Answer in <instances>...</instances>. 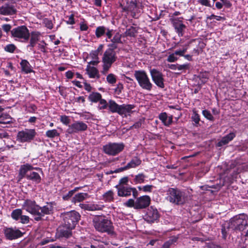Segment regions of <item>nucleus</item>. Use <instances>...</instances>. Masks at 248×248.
<instances>
[{
	"instance_id": "nucleus-49",
	"label": "nucleus",
	"mask_w": 248,
	"mask_h": 248,
	"mask_svg": "<svg viewBox=\"0 0 248 248\" xmlns=\"http://www.w3.org/2000/svg\"><path fill=\"white\" fill-rule=\"evenodd\" d=\"M177 67L178 70L186 71L189 68V64L188 63L184 64L182 65L178 64Z\"/></svg>"
},
{
	"instance_id": "nucleus-12",
	"label": "nucleus",
	"mask_w": 248,
	"mask_h": 248,
	"mask_svg": "<svg viewBox=\"0 0 248 248\" xmlns=\"http://www.w3.org/2000/svg\"><path fill=\"white\" fill-rule=\"evenodd\" d=\"M150 72L154 83L159 87L163 88L164 84L162 74L155 69H151Z\"/></svg>"
},
{
	"instance_id": "nucleus-11",
	"label": "nucleus",
	"mask_w": 248,
	"mask_h": 248,
	"mask_svg": "<svg viewBox=\"0 0 248 248\" xmlns=\"http://www.w3.org/2000/svg\"><path fill=\"white\" fill-rule=\"evenodd\" d=\"M87 124L82 121H76L68 126L66 132L73 134L86 131L87 129Z\"/></svg>"
},
{
	"instance_id": "nucleus-16",
	"label": "nucleus",
	"mask_w": 248,
	"mask_h": 248,
	"mask_svg": "<svg viewBox=\"0 0 248 248\" xmlns=\"http://www.w3.org/2000/svg\"><path fill=\"white\" fill-rule=\"evenodd\" d=\"M15 7L9 3H5L0 7V14L4 16H12L16 14Z\"/></svg>"
},
{
	"instance_id": "nucleus-64",
	"label": "nucleus",
	"mask_w": 248,
	"mask_h": 248,
	"mask_svg": "<svg viewBox=\"0 0 248 248\" xmlns=\"http://www.w3.org/2000/svg\"><path fill=\"white\" fill-rule=\"evenodd\" d=\"M142 120H140L139 121L137 122L135 124H134L132 127L136 128L140 127L142 125Z\"/></svg>"
},
{
	"instance_id": "nucleus-8",
	"label": "nucleus",
	"mask_w": 248,
	"mask_h": 248,
	"mask_svg": "<svg viewBox=\"0 0 248 248\" xmlns=\"http://www.w3.org/2000/svg\"><path fill=\"white\" fill-rule=\"evenodd\" d=\"M11 34L16 40L26 42L30 37L29 30L25 26H21L14 28L11 31Z\"/></svg>"
},
{
	"instance_id": "nucleus-2",
	"label": "nucleus",
	"mask_w": 248,
	"mask_h": 248,
	"mask_svg": "<svg viewBox=\"0 0 248 248\" xmlns=\"http://www.w3.org/2000/svg\"><path fill=\"white\" fill-rule=\"evenodd\" d=\"M166 200L176 205L184 204L187 200L185 193L177 189L170 188L167 191Z\"/></svg>"
},
{
	"instance_id": "nucleus-24",
	"label": "nucleus",
	"mask_w": 248,
	"mask_h": 248,
	"mask_svg": "<svg viewBox=\"0 0 248 248\" xmlns=\"http://www.w3.org/2000/svg\"><path fill=\"white\" fill-rule=\"evenodd\" d=\"M33 169V167L29 164H26L21 165L19 170V177L20 179H22L25 176L26 173L31 170Z\"/></svg>"
},
{
	"instance_id": "nucleus-40",
	"label": "nucleus",
	"mask_w": 248,
	"mask_h": 248,
	"mask_svg": "<svg viewBox=\"0 0 248 248\" xmlns=\"http://www.w3.org/2000/svg\"><path fill=\"white\" fill-rule=\"evenodd\" d=\"M99 104L98 106V108L99 109H105L107 108L108 107V102H107V101L104 99H101L99 100Z\"/></svg>"
},
{
	"instance_id": "nucleus-25",
	"label": "nucleus",
	"mask_w": 248,
	"mask_h": 248,
	"mask_svg": "<svg viewBox=\"0 0 248 248\" xmlns=\"http://www.w3.org/2000/svg\"><path fill=\"white\" fill-rule=\"evenodd\" d=\"M72 229H70L69 228H66L64 227V224H63V226L62 227L59 228L58 230V233H59V235L60 237H64L65 238L69 237L72 233L71 230Z\"/></svg>"
},
{
	"instance_id": "nucleus-3",
	"label": "nucleus",
	"mask_w": 248,
	"mask_h": 248,
	"mask_svg": "<svg viewBox=\"0 0 248 248\" xmlns=\"http://www.w3.org/2000/svg\"><path fill=\"white\" fill-rule=\"evenodd\" d=\"M93 225L95 230L101 232L111 233L113 226L111 221L102 217H96L93 219Z\"/></svg>"
},
{
	"instance_id": "nucleus-50",
	"label": "nucleus",
	"mask_w": 248,
	"mask_h": 248,
	"mask_svg": "<svg viewBox=\"0 0 248 248\" xmlns=\"http://www.w3.org/2000/svg\"><path fill=\"white\" fill-rule=\"evenodd\" d=\"M60 121L62 124L65 125L68 124L70 123V119L68 116L66 115L61 116L60 118Z\"/></svg>"
},
{
	"instance_id": "nucleus-61",
	"label": "nucleus",
	"mask_w": 248,
	"mask_h": 248,
	"mask_svg": "<svg viewBox=\"0 0 248 248\" xmlns=\"http://www.w3.org/2000/svg\"><path fill=\"white\" fill-rule=\"evenodd\" d=\"M74 193V190H71L68 193L63 196V199L65 200H67L70 197H71Z\"/></svg>"
},
{
	"instance_id": "nucleus-39",
	"label": "nucleus",
	"mask_w": 248,
	"mask_h": 248,
	"mask_svg": "<svg viewBox=\"0 0 248 248\" xmlns=\"http://www.w3.org/2000/svg\"><path fill=\"white\" fill-rule=\"evenodd\" d=\"M107 82L110 84H114L116 82V76L112 73L109 74L106 78Z\"/></svg>"
},
{
	"instance_id": "nucleus-45",
	"label": "nucleus",
	"mask_w": 248,
	"mask_h": 248,
	"mask_svg": "<svg viewBox=\"0 0 248 248\" xmlns=\"http://www.w3.org/2000/svg\"><path fill=\"white\" fill-rule=\"evenodd\" d=\"M203 115L208 120L213 121L214 117L210 113V112L207 110H203L202 112Z\"/></svg>"
},
{
	"instance_id": "nucleus-22",
	"label": "nucleus",
	"mask_w": 248,
	"mask_h": 248,
	"mask_svg": "<svg viewBox=\"0 0 248 248\" xmlns=\"http://www.w3.org/2000/svg\"><path fill=\"white\" fill-rule=\"evenodd\" d=\"M141 163V160L135 157L133 158L125 167L119 169L121 171L126 170L131 168H135L139 166Z\"/></svg>"
},
{
	"instance_id": "nucleus-59",
	"label": "nucleus",
	"mask_w": 248,
	"mask_h": 248,
	"mask_svg": "<svg viewBox=\"0 0 248 248\" xmlns=\"http://www.w3.org/2000/svg\"><path fill=\"white\" fill-rule=\"evenodd\" d=\"M176 240H170L169 241L166 242L164 243L163 246L161 248H169L170 246L172 244L173 242H175Z\"/></svg>"
},
{
	"instance_id": "nucleus-18",
	"label": "nucleus",
	"mask_w": 248,
	"mask_h": 248,
	"mask_svg": "<svg viewBox=\"0 0 248 248\" xmlns=\"http://www.w3.org/2000/svg\"><path fill=\"white\" fill-rule=\"evenodd\" d=\"M4 234L7 239L13 240L22 236V233L18 229L9 228L4 230Z\"/></svg>"
},
{
	"instance_id": "nucleus-32",
	"label": "nucleus",
	"mask_w": 248,
	"mask_h": 248,
	"mask_svg": "<svg viewBox=\"0 0 248 248\" xmlns=\"http://www.w3.org/2000/svg\"><path fill=\"white\" fill-rule=\"evenodd\" d=\"M103 199L106 202H111L114 199V193L111 190H109L103 195Z\"/></svg>"
},
{
	"instance_id": "nucleus-38",
	"label": "nucleus",
	"mask_w": 248,
	"mask_h": 248,
	"mask_svg": "<svg viewBox=\"0 0 248 248\" xmlns=\"http://www.w3.org/2000/svg\"><path fill=\"white\" fill-rule=\"evenodd\" d=\"M59 135L60 134L56 129L49 130L46 133V136L49 138H54L56 137L59 136Z\"/></svg>"
},
{
	"instance_id": "nucleus-57",
	"label": "nucleus",
	"mask_w": 248,
	"mask_h": 248,
	"mask_svg": "<svg viewBox=\"0 0 248 248\" xmlns=\"http://www.w3.org/2000/svg\"><path fill=\"white\" fill-rule=\"evenodd\" d=\"M20 219V222L23 224L27 223L29 221V217H28L27 216H25V215H21Z\"/></svg>"
},
{
	"instance_id": "nucleus-20",
	"label": "nucleus",
	"mask_w": 248,
	"mask_h": 248,
	"mask_svg": "<svg viewBox=\"0 0 248 248\" xmlns=\"http://www.w3.org/2000/svg\"><path fill=\"white\" fill-rule=\"evenodd\" d=\"M158 118L166 126H169L172 123L173 116H168L166 112H162L158 115Z\"/></svg>"
},
{
	"instance_id": "nucleus-14",
	"label": "nucleus",
	"mask_w": 248,
	"mask_h": 248,
	"mask_svg": "<svg viewBox=\"0 0 248 248\" xmlns=\"http://www.w3.org/2000/svg\"><path fill=\"white\" fill-rule=\"evenodd\" d=\"M159 214L156 209L151 206L148 209L144 219L149 223H153L159 218Z\"/></svg>"
},
{
	"instance_id": "nucleus-60",
	"label": "nucleus",
	"mask_w": 248,
	"mask_h": 248,
	"mask_svg": "<svg viewBox=\"0 0 248 248\" xmlns=\"http://www.w3.org/2000/svg\"><path fill=\"white\" fill-rule=\"evenodd\" d=\"M11 26L10 24H4L2 26V29L6 32H9L11 29Z\"/></svg>"
},
{
	"instance_id": "nucleus-62",
	"label": "nucleus",
	"mask_w": 248,
	"mask_h": 248,
	"mask_svg": "<svg viewBox=\"0 0 248 248\" xmlns=\"http://www.w3.org/2000/svg\"><path fill=\"white\" fill-rule=\"evenodd\" d=\"M79 206L85 210L91 211V204H86L80 203L79 204Z\"/></svg>"
},
{
	"instance_id": "nucleus-37",
	"label": "nucleus",
	"mask_w": 248,
	"mask_h": 248,
	"mask_svg": "<svg viewBox=\"0 0 248 248\" xmlns=\"http://www.w3.org/2000/svg\"><path fill=\"white\" fill-rule=\"evenodd\" d=\"M146 176L143 173H140L136 175L134 179V182L136 184H141L144 183Z\"/></svg>"
},
{
	"instance_id": "nucleus-19",
	"label": "nucleus",
	"mask_w": 248,
	"mask_h": 248,
	"mask_svg": "<svg viewBox=\"0 0 248 248\" xmlns=\"http://www.w3.org/2000/svg\"><path fill=\"white\" fill-rule=\"evenodd\" d=\"M85 71L90 78L99 79L100 77L99 71L94 67L87 65Z\"/></svg>"
},
{
	"instance_id": "nucleus-7",
	"label": "nucleus",
	"mask_w": 248,
	"mask_h": 248,
	"mask_svg": "<svg viewBox=\"0 0 248 248\" xmlns=\"http://www.w3.org/2000/svg\"><path fill=\"white\" fill-rule=\"evenodd\" d=\"M64 227L70 229L75 228L79 221L80 216L75 211L64 213L63 215Z\"/></svg>"
},
{
	"instance_id": "nucleus-46",
	"label": "nucleus",
	"mask_w": 248,
	"mask_h": 248,
	"mask_svg": "<svg viewBox=\"0 0 248 248\" xmlns=\"http://www.w3.org/2000/svg\"><path fill=\"white\" fill-rule=\"evenodd\" d=\"M187 49V47L186 46L184 47L182 49H179L175 50L174 52V54L177 56H183L184 54L186 53Z\"/></svg>"
},
{
	"instance_id": "nucleus-6",
	"label": "nucleus",
	"mask_w": 248,
	"mask_h": 248,
	"mask_svg": "<svg viewBox=\"0 0 248 248\" xmlns=\"http://www.w3.org/2000/svg\"><path fill=\"white\" fill-rule=\"evenodd\" d=\"M248 216L245 214H240L231 219L229 228L233 230L243 231L248 226Z\"/></svg>"
},
{
	"instance_id": "nucleus-30",
	"label": "nucleus",
	"mask_w": 248,
	"mask_h": 248,
	"mask_svg": "<svg viewBox=\"0 0 248 248\" xmlns=\"http://www.w3.org/2000/svg\"><path fill=\"white\" fill-rule=\"evenodd\" d=\"M108 28L105 26H99L95 30V34L97 38H100L106 34Z\"/></svg>"
},
{
	"instance_id": "nucleus-21",
	"label": "nucleus",
	"mask_w": 248,
	"mask_h": 248,
	"mask_svg": "<svg viewBox=\"0 0 248 248\" xmlns=\"http://www.w3.org/2000/svg\"><path fill=\"white\" fill-rule=\"evenodd\" d=\"M30 44L28 45V47L32 48L33 47L37 41H38L41 37V33L38 31H32L30 34Z\"/></svg>"
},
{
	"instance_id": "nucleus-42",
	"label": "nucleus",
	"mask_w": 248,
	"mask_h": 248,
	"mask_svg": "<svg viewBox=\"0 0 248 248\" xmlns=\"http://www.w3.org/2000/svg\"><path fill=\"white\" fill-rule=\"evenodd\" d=\"M154 187V186L152 185H146L143 186H139L138 188L140 190H143L145 192H151L153 188Z\"/></svg>"
},
{
	"instance_id": "nucleus-17",
	"label": "nucleus",
	"mask_w": 248,
	"mask_h": 248,
	"mask_svg": "<svg viewBox=\"0 0 248 248\" xmlns=\"http://www.w3.org/2000/svg\"><path fill=\"white\" fill-rule=\"evenodd\" d=\"M151 198L149 196H142L136 200V209H143L147 207L150 204Z\"/></svg>"
},
{
	"instance_id": "nucleus-55",
	"label": "nucleus",
	"mask_w": 248,
	"mask_h": 248,
	"mask_svg": "<svg viewBox=\"0 0 248 248\" xmlns=\"http://www.w3.org/2000/svg\"><path fill=\"white\" fill-rule=\"evenodd\" d=\"M98 50H94L92 51L90 54V57H91L93 60H98Z\"/></svg>"
},
{
	"instance_id": "nucleus-48",
	"label": "nucleus",
	"mask_w": 248,
	"mask_h": 248,
	"mask_svg": "<svg viewBox=\"0 0 248 248\" xmlns=\"http://www.w3.org/2000/svg\"><path fill=\"white\" fill-rule=\"evenodd\" d=\"M178 59V57H177L174 53L169 55L167 58V61L170 62H173L176 61Z\"/></svg>"
},
{
	"instance_id": "nucleus-63",
	"label": "nucleus",
	"mask_w": 248,
	"mask_h": 248,
	"mask_svg": "<svg viewBox=\"0 0 248 248\" xmlns=\"http://www.w3.org/2000/svg\"><path fill=\"white\" fill-rule=\"evenodd\" d=\"M67 23L71 25L74 24L75 23L74 16L72 15L69 17L67 21Z\"/></svg>"
},
{
	"instance_id": "nucleus-28",
	"label": "nucleus",
	"mask_w": 248,
	"mask_h": 248,
	"mask_svg": "<svg viewBox=\"0 0 248 248\" xmlns=\"http://www.w3.org/2000/svg\"><path fill=\"white\" fill-rule=\"evenodd\" d=\"M88 197V194L85 193H79L76 194L72 200V202L76 203L83 201Z\"/></svg>"
},
{
	"instance_id": "nucleus-56",
	"label": "nucleus",
	"mask_w": 248,
	"mask_h": 248,
	"mask_svg": "<svg viewBox=\"0 0 248 248\" xmlns=\"http://www.w3.org/2000/svg\"><path fill=\"white\" fill-rule=\"evenodd\" d=\"M46 44L44 41H42L40 43H39L38 45L39 49L43 52H45L46 51Z\"/></svg>"
},
{
	"instance_id": "nucleus-34",
	"label": "nucleus",
	"mask_w": 248,
	"mask_h": 248,
	"mask_svg": "<svg viewBox=\"0 0 248 248\" xmlns=\"http://www.w3.org/2000/svg\"><path fill=\"white\" fill-rule=\"evenodd\" d=\"M121 37L122 35L119 32L116 33L112 39H111L110 41L113 43V44L111 45V46L114 48H116V46L115 44L121 43Z\"/></svg>"
},
{
	"instance_id": "nucleus-5",
	"label": "nucleus",
	"mask_w": 248,
	"mask_h": 248,
	"mask_svg": "<svg viewBox=\"0 0 248 248\" xmlns=\"http://www.w3.org/2000/svg\"><path fill=\"white\" fill-rule=\"evenodd\" d=\"M134 76L139 86L142 89L148 91H150L152 90L153 84L145 71L141 70H136L134 72Z\"/></svg>"
},
{
	"instance_id": "nucleus-13",
	"label": "nucleus",
	"mask_w": 248,
	"mask_h": 248,
	"mask_svg": "<svg viewBox=\"0 0 248 248\" xmlns=\"http://www.w3.org/2000/svg\"><path fill=\"white\" fill-rule=\"evenodd\" d=\"M116 188L118 191V195L120 197H128L131 195V193L135 196V192L136 189L128 186H116Z\"/></svg>"
},
{
	"instance_id": "nucleus-51",
	"label": "nucleus",
	"mask_w": 248,
	"mask_h": 248,
	"mask_svg": "<svg viewBox=\"0 0 248 248\" xmlns=\"http://www.w3.org/2000/svg\"><path fill=\"white\" fill-rule=\"evenodd\" d=\"M113 33V30L112 29L110 30V29L108 28V29L106 31V34L107 37V38L106 39L107 41H108V40L111 41V39H112V36Z\"/></svg>"
},
{
	"instance_id": "nucleus-58",
	"label": "nucleus",
	"mask_w": 248,
	"mask_h": 248,
	"mask_svg": "<svg viewBox=\"0 0 248 248\" xmlns=\"http://www.w3.org/2000/svg\"><path fill=\"white\" fill-rule=\"evenodd\" d=\"M44 22L45 24V26L48 29H51L53 28V25L52 22L50 20L47 19H45L44 21Z\"/></svg>"
},
{
	"instance_id": "nucleus-47",
	"label": "nucleus",
	"mask_w": 248,
	"mask_h": 248,
	"mask_svg": "<svg viewBox=\"0 0 248 248\" xmlns=\"http://www.w3.org/2000/svg\"><path fill=\"white\" fill-rule=\"evenodd\" d=\"M9 118L8 116H4L2 113L0 112V124H6L10 122Z\"/></svg>"
},
{
	"instance_id": "nucleus-29",
	"label": "nucleus",
	"mask_w": 248,
	"mask_h": 248,
	"mask_svg": "<svg viewBox=\"0 0 248 248\" xmlns=\"http://www.w3.org/2000/svg\"><path fill=\"white\" fill-rule=\"evenodd\" d=\"M22 70L26 73H29L32 71L31 67L29 62L25 60H23L20 62Z\"/></svg>"
},
{
	"instance_id": "nucleus-31",
	"label": "nucleus",
	"mask_w": 248,
	"mask_h": 248,
	"mask_svg": "<svg viewBox=\"0 0 248 248\" xmlns=\"http://www.w3.org/2000/svg\"><path fill=\"white\" fill-rule=\"evenodd\" d=\"M26 177L28 179L32 180L37 183H39L41 180L39 174L35 172H32L30 174H27Z\"/></svg>"
},
{
	"instance_id": "nucleus-44",
	"label": "nucleus",
	"mask_w": 248,
	"mask_h": 248,
	"mask_svg": "<svg viewBox=\"0 0 248 248\" xmlns=\"http://www.w3.org/2000/svg\"><path fill=\"white\" fill-rule=\"evenodd\" d=\"M124 205L128 207H134L136 209V201H135L133 199H130L126 201Z\"/></svg>"
},
{
	"instance_id": "nucleus-52",
	"label": "nucleus",
	"mask_w": 248,
	"mask_h": 248,
	"mask_svg": "<svg viewBox=\"0 0 248 248\" xmlns=\"http://www.w3.org/2000/svg\"><path fill=\"white\" fill-rule=\"evenodd\" d=\"M103 207V205L97 204H91V211L100 210Z\"/></svg>"
},
{
	"instance_id": "nucleus-9",
	"label": "nucleus",
	"mask_w": 248,
	"mask_h": 248,
	"mask_svg": "<svg viewBox=\"0 0 248 248\" xmlns=\"http://www.w3.org/2000/svg\"><path fill=\"white\" fill-rule=\"evenodd\" d=\"M36 135L34 129H25L18 132L16 140L21 143L30 142L32 140Z\"/></svg>"
},
{
	"instance_id": "nucleus-41",
	"label": "nucleus",
	"mask_w": 248,
	"mask_h": 248,
	"mask_svg": "<svg viewBox=\"0 0 248 248\" xmlns=\"http://www.w3.org/2000/svg\"><path fill=\"white\" fill-rule=\"evenodd\" d=\"M192 120L194 123L197 124L199 123L200 119L199 115L196 112L195 110H193V114L191 117Z\"/></svg>"
},
{
	"instance_id": "nucleus-15",
	"label": "nucleus",
	"mask_w": 248,
	"mask_h": 248,
	"mask_svg": "<svg viewBox=\"0 0 248 248\" xmlns=\"http://www.w3.org/2000/svg\"><path fill=\"white\" fill-rule=\"evenodd\" d=\"M183 18H174L172 19V23L176 32L179 36H182L184 35V31L186 28L182 22Z\"/></svg>"
},
{
	"instance_id": "nucleus-54",
	"label": "nucleus",
	"mask_w": 248,
	"mask_h": 248,
	"mask_svg": "<svg viewBox=\"0 0 248 248\" xmlns=\"http://www.w3.org/2000/svg\"><path fill=\"white\" fill-rule=\"evenodd\" d=\"M198 2L202 5L211 7L209 0H198Z\"/></svg>"
},
{
	"instance_id": "nucleus-26",
	"label": "nucleus",
	"mask_w": 248,
	"mask_h": 248,
	"mask_svg": "<svg viewBox=\"0 0 248 248\" xmlns=\"http://www.w3.org/2000/svg\"><path fill=\"white\" fill-rule=\"evenodd\" d=\"M108 107L111 112L119 114L120 105L117 104L114 100H109L108 101Z\"/></svg>"
},
{
	"instance_id": "nucleus-10",
	"label": "nucleus",
	"mask_w": 248,
	"mask_h": 248,
	"mask_svg": "<svg viewBox=\"0 0 248 248\" xmlns=\"http://www.w3.org/2000/svg\"><path fill=\"white\" fill-rule=\"evenodd\" d=\"M124 148L123 143H108L103 146V151L107 155H116Z\"/></svg>"
},
{
	"instance_id": "nucleus-23",
	"label": "nucleus",
	"mask_w": 248,
	"mask_h": 248,
	"mask_svg": "<svg viewBox=\"0 0 248 248\" xmlns=\"http://www.w3.org/2000/svg\"><path fill=\"white\" fill-rule=\"evenodd\" d=\"M134 108L135 106L133 105H120L119 114L121 115L129 114L132 112V109Z\"/></svg>"
},
{
	"instance_id": "nucleus-33",
	"label": "nucleus",
	"mask_w": 248,
	"mask_h": 248,
	"mask_svg": "<svg viewBox=\"0 0 248 248\" xmlns=\"http://www.w3.org/2000/svg\"><path fill=\"white\" fill-rule=\"evenodd\" d=\"M102 98V95L98 93H92L89 96V99L92 102H97Z\"/></svg>"
},
{
	"instance_id": "nucleus-43",
	"label": "nucleus",
	"mask_w": 248,
	"mask_h": 248,
	"mask_svg": "<svg viewBox=\"0 0 248 248\" xmlns=\"http://www.w3.org/2000/svg\"><path fill=\"white\" fill-rule=\"evenodd\" d=\"M16 48V46L14 44H9L4 47V50L10 53H13Z\"/></svg>"
},
{
	"instance_id": "nucleus-53",
	"label": "nucleus",
	"mask_w": 248,
	"mask_h": 248,
	"mask_svg": "<svg viewBox=\"0 0 248 248\" xmlns=\"http://www.w3.org/2000/svg\"><path fill=\"white\" fill-rule=\"evenodd\" d=\"M128 182V177H124L122 178L119 183V185L117 186H127V184Z\"/></svg>"
},
{
	"instance_id": "nucleus-27",
	"label": "nucleus",
	"mask_w": 248,
	"mask_h": 248,
	"mask_svg": "<svg viewBox=\"0 0 248 248\" xmlns=\"http://www.w3.org/2000/svg\"><path fill=\"white\" fill-rule=\"evenodd\" d=\"M235 135L233 133H230L227 136L222 138L221 140L217 143L218 146H222L228 143L235 137Z\"/></svg>"
},
{
	"instance_id": "nucleus-1",
	"label": "nucleus",
	"mask_w": 248,
	"mask_h": 248,
	"mask_svg": "<svg viewBox=\"0 0 248 248\" xmlns=\"http://www.w3.org/2000/svg\"><path fill=\"white\" fill-rule=\"evenodd\" d=\"M23 208L30 213L36 216L35 220H40L45 215L50 214L53 210V206L50 204H47L42 207L37 205L34 201L26 200L23 204Z\"/></svg>"
},
{
	"instance_id": "nucleus-36",
	"label": "nucleus",
	"mask_w": 248,
	"mask_h": 248,
	"mask_svg": "<svg viewBox=\"0 0 248 248\" xmlns=\"http://www.w3.org/2000/svg\"><path fill=\"white\" fill-rule=\"evenodd\" d=\"M137 32V29L134 27H130L129 29H127L124 33L125 36L134 37L136 35Z\"/></svg>"
},
{
	"instance_id": "nucleus-4",
	"label": "nucleus",
	"mask_w": 248,
	"mask_h": 248,
	"mask_svg": "<svg viewBox=\"0 0 248 248\" xmlns=\"http://www.w3.org/2000/svg\"><path fill=\"white\" fill-rule=\"evenodd\" d=\"M117 60L116 52L113 48H108L104 53L102 58L103 69L101 73L103 75H106L109 68L111 67L113 63Z\"/></svg>"
},
{
	"instance_id": "nucleus-35",
	"label": "nucleus",
	"mask_w": 248,
	"mask_h": 248,
	"mask_svg": "<svg viewBox=\"0 0 248 248\" xmlns=\"http://www.w3.org/2000/svg\"><path fill=\"white\" fill-rule=\"evenodd\" d=\"M22 213V212L21 209H16L13 211L11 213V217L14 219L18 220L20 219Z\"/></svg>"
}]
</instances>
